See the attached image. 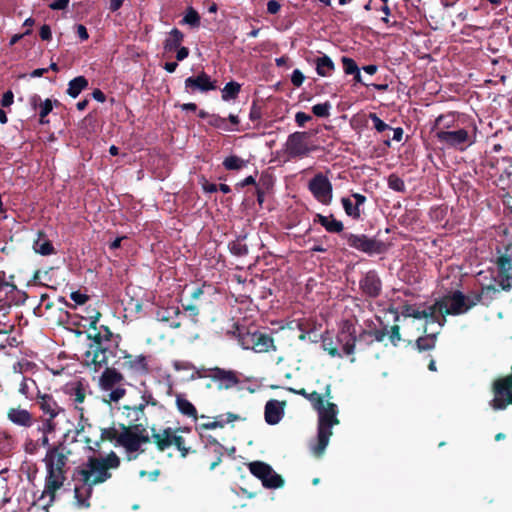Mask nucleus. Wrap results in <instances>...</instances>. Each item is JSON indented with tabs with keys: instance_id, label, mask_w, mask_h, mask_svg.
I'll return each instance as SVG.
<instances>
[{
	"instance_id": "37998d69",
	"label": "nucleus",
	"mask_w": 512,
	"mask_h": 512,
	"mask_svg": "<svg viewBox=\"0 0 512 512\" xmlns=\"http://www.w3.org/2000/svg\"><path fill=\"white\" fill-rule=\"evenodd\" d=\"M481 295L483 298L482 304L485 306H489L492 301L496 298L497 294H499L500 290L494 285H487L482 287Z\"/></svg>"
},
{
	"instance_id": "58836bf2",
	"label": "nucleus",
	"mask_w": 512,
	"mask_h": 512,
	"mask_svg": "<svg viewBox=\"0 0 512 512\" xmlns=\"http://www.w3.org/2000/svg\"><path fill=\"white\" fill-rule=\"evenodd\" d=\"M436 334H429L426 336H421L416 340V349L419 352L429 351L434 349L436 345Z\"/></svg>"
},
{
	"instance_id": "bb28decb",
	"label": "nucleus",
	"mask_w": 512,
	"mask_h": 512,
	"mask_svg": "<svg viewBox=\"0 0 512 512\" xmlns=\"http://www.w3.org/2000/svg\"><path fill=\"white\" fill-rule=\"evenodd\" d=\"M307 134L304 132H295L291 134L286 142V148L291 156H301L308 152L306 144Z\"/></svg>"
},
{
	"instance_id": "ea45409f",
	"label": "nucleus",
	"mask_w": 512,
	"mask_h": 512,
	"mask_svg": "<svg viewBox=\"0 0 512 512\" xmlns=\"http://www.w3.org/2000/svg\"><path fill=\"white\" fill-rule=\"evenodd\" d=\"M454 122H455V116L452 113L447 114V115H439L435 120V124L432 128V132H434L436 134V131L438 129L449 130L451 127L454 126Z\"/></svg>"
},
{
	"instance_id": "bf43d9fd",
	"label": "nucleus",
	"mask_w": 512,
	"mask_h": 512,
	"mask_svg": "<svg viewBox=\"0 0 512 512\" xmlns=\"http://www.w3.org/2000/svg\"><path fill=\"white\" fill-rule=\"evenodd\" d=\"M70 298L78 305H82L88 300V296L86 294L78 291L72 292Z\"/></svg>"
},
{
	"instance_id": "774afa93",
	"label": "nucleus",
	"mask_w": 512,
	"mask_h": 512,
	"mask_svg": "<svg viewBox=\"0 0 512 512\" xmlns=\"http://www.w3.org/2000/svg\"><path fill=\"white\" fill-rule=\"evenodd\" d=\"M76 29H77V34L82 41L87 40L89 38L87 29L84 25L79 24L76 26Z\"/></svg>"
},
{
	"instance_id": "052dcab7",
	"label": "nucleus",
	"mask_w": 512,
	"mask_h": 512,
	"mask_svg": "<svg viewBox=\"0 0 512 512\" xmlns=\"http://www.w3.org/2000/svg\"><path fill=\"white\" fill-rule=\"evenodd\" d=\"M70 0H56L49 5L52 10H64L68 7Z\"/></svg>"
},
{
	"instance_id": "4468645a",
	"label": "nucleus",
	"mask_w": 512,
	"mask_h": 512,
	"mask_svg": "<svg viewBox=\"0 0 512 512\" xmlns=\"http://www.w3.org/2000/svg\"><path fill=\"white\" fill-rule=\"evenodd\" d=\"M118 358V365L132 375H145L149 372V360L145 355H132L122 351Z\"/></svg>"
},
{
	"instance_id": "72a5a7b5",
	"label": "nucleus",
	"mask_w": 512,
	"mask_h": 512,
	"mask_svg": "<svg viewBox=\"0 0 512 512\" xmlns=\"http://www.w3.org/2000/svg\"><path fill=\"white\" fill-rule=\"evenodd\" d=\"M92 493V486L83 482L82 485L74 489L75 499L78 507H89L88 499Z\"/></svg>"
},
{
	"instance_id": "39448f33",
	"label": "nucleus",
	"mask_w": 512,
	"mask_h": 512,
	"mask_svg": "<svg viewBox=\"0 0 512 512\" xmlns=\"http://www.w3.org/2000/svg\"><path fill=\"white\" fill-rule=\"evenodd\" d=\"M57 430V423L39 420L38 425L27 432L23 444L24 450L30 455L36 454L40 448L50 445L49 436Z\"/></svg>"
},
{
	"instance_id": "8fccbe9b",
	"label": "nucleus",
	"mask_w": 512,
	"mask_h": 512,
	"mask_svg": "<svg viewBox=\"0 0 512 512\" xmlns=\"http://www.w3.org/2000/svg\"><path fill=\"white\" fill-rule=\"evenodd\" d=\"M371 120L373 121L374 128L377 132H384L386 130H391V126L386 124L383 120H381L376 113H369Z\"/></svg>"
},
{
	"instance_id": "c03bdc74",
	"label": "nucleus",
	"mask_w": 512,
	"mask_h": 512,
	"mask_svg": "<svg viewBox=\"0 0 512 512\" xmlns=\"http://www.w3.org/2000/svg\"><path fill=\"white\" fill-rule=\"evenodd\" d=\"M387 184L390 189L396 192L404 193L406 191L404 180L395 173L388 176Z\"/></svg>"
},
{
	"instance_id": "dca6fc26",
	"label": "nucleus",
	"mask_w": 512,
	"mask_h": 512,
	"mask_svg": "<svg viewBox=\"0 0 512 512\" xmlns=\"http://www.w3.org/2000/svg\"><path fill=\"white\" fill-rule=\"evenodd\" d=\"M354 249L372 257L386 252V244L374 237L365 234H354Z\"/></svg>"
},
{
	"instance_id": "c85d7f7f",
	"label": "nucleus",
	"mask_w": 512,
	"mask_h": 512,
	"mask_svg": "<svg viewBox=\"0 0 512 512\" xmlns=\"http://www.w3.org/2000/svg\"><path fill=\"white\" fill-rule=\"evenodd\" d=\"M142 402L134 407L125 406V409L128 411L127 417L130 418L131 421H139L143 416L144 408L148 404L156 405V400L153 398L152 394L149 392H144L142 397Z\"/></svg>"
},
{
	"instance_id": "c756f323",
	"label": "nucleus",
	"mask_w": 512,
	"mask_h": 512,
	"mask_svg": "<svg viewBox=\"0 0 512 512\" xmlns=\"http://www.w3.org/2000/svg\"><path fill=\"white\" fill-rule=\"evenodd\" d=\"M443 308H445V302L441 301L440 298L437 299L434 304L423 309L427 314L426 319L431 323H438L440 326H444L446 318L443 315Z\"/></svg>"
},
{
	"instance_id": "6e6d98bb",
	"label": "nucleus",
	"mask_w": 512,
	"mask_h": 512,
	"mask_svg": "<svg viewBox=\"0 0 512 512\" xmlns=\"http://www.w3.org/2000/svg\"><path fill=\"white\" fill-rule=\"evenodd\" d=\"M305 80L304 74L299 70L295 69L291 75V82L294 86L300 87Z\"/></svg>"
},
{
	"instance_id": "49530a36",
	"label": "nucleus",
	"mask_w": 512,
	"mask_h": 512,
	"mask_svg": "<svg viewBox=\"0 0 512 512\" xmlns=\"http://www.w3.org/2000/svg\"><path fill=\"white\" fill-rule=\"evenodd\" d=\"M223 165L227 170H240L246 165V161L238 156L231 155L223 161Z\"/></svg>"
},
{
	"instance_id": "603ef678",
	"label": "nucleus",
	"mask_w": 512,
	"mask_h": 512,
	"mask_svg": "<svg viewBox=\"0 0 512 512\" xmlns=\"http://www.w3.org/2000/svg\"><path fill=\"white\" fill-rule=\"evenodd\" d=\"M483 302V298L481 292L472 293L470 296L466 297V306L469 307V310L476 306L479 303Z\"/></svg>"
},
{
	"instance_id": "4d7b16f0",
	"label": "nucleus",
	"mask_w": 512,
	"mask_h": 512,
	"mask_svg": "<svg viewBox=\"0 0 512 512\" xmlns=\"http://www.w3.org/2000/svg\"><path fill=\"white\" fill-rule=\"evenodd\" d=\"M388 334H389L390 341L394 345H397V342H399L401 340L400 328L398 325H393L391 327L390 331L388 332Z\"/></svg>"
},
{
	"instance_id": "f257e3e1",
	"label": "nucleus",
	"mask_w": 512,
	"mask_h": 512,
	"mask_svg": "<svg viewBox=\"0 0 512 512\" xmlns=\"http://www.w3.org/2000/svg\"><path fill=\"white\" fill-rule=\"evenodd\" d=\"M289 391L305 397L317 411L318 433L315 441L311 442L310 449L313 455L320 457L329 443L332 428L339 423L337 406L330 401L329 386L325 396H321L317 392L307 393L305 389L289 388Z\"/></svg>"
},
{
	"instance_id": "1a4fd4ad",
	"label": "nucleus",
	"mask_w": 512,
	"mask_h": 512,
	"mask_svg": "<svg viewBox=\"0 0 512 512\" xmlns=\"http://www.w3.org/2000/svg\"><path fill=\"white\" fill-rule=\"evenodd\" d=\"M100 319V313L96 310H92L88 316L89 325L92 331L89 332V339L93 340L91 345L110 346L114 348L118 345V342L114 339L112 332L104 326H101L99 330L96 328V324Z\"/></svg>"
},
{
	"instance_id": "a18cd8bd",
	"label": "nucleus",
	"mask_w": 512,
	"mask_h": 512,
	"mask_svg": "<svg viewBox=\"0 0 512 512\" xmlns=\"http://www.w3.org/2000/svg\"><path fill=\"white\" fill-rule=\"evenodd\" d=\"M356 83H360V84H362V85H364L366 87L373 86L375 89L380 90V91L387 89V85L386 84H373V83L367 82L362 77L361 72H360V68L354 62V86L356 85Z\"/></svg>"
},
{
	"instance_id": "9b49d317",
	"label": "nucleus",
	"mask_w": 512,
	"mask_h": 512,
	"mask_svg": "<svg viewBox=\"0 0 512 512\" xmlns=\"http://www.w3.org/2000/svg\"><path fill=\"white\" fill-rule=\"evenodd\" d=\"M152 439L157 445L158 449L163 451L170 446L174 445L181 452L182 457H186L188 454V448L184 445V439L178 435L176 431L171 428L163 429L159 432L152 434Z\"/></svg>"
},
{
	"instance_id": "c9c22d12",
	"label": "nucleus",
	"mask_w": 512,
	"mask_h": 512,
	"mask_svg": "<svg viewBox=\"0 0 512 512\" xmlns=\"http://www.w3.org/2000/svg\"><path fill=\"white\" fill-rule=\"evenodd\" d=\"M176 405L178 410L185 416L197 418V410L195 406L186 399L183 395L179 394L176 396Z\"/></svg>"
},
{
	"instance_id": "864d4df0",
	"label": "nucleus",
	"mask_w": 512,
	"mask_h": 512,
	"mask_svg": "<svg viewBox=\"0 0 512 512\" xmlns=\"http://www.w3.org/2000/svg\"><path fill=\"white\" fill-rule=\"evenodd\" d=\"M339 341L344 342L342 346V351L346 355H350L352 353V344L350 343L349 335L345 332H342L339 335Z\"/></svg>"
},
{
	"instance_id": "2f4dec72",
	"label": "nucleus",
	"mask_w": 512,
	"mask_h": 512,
	"mask_svg": "<svg viewBox=\"0 0 512 512\" xmlns=\"http://www.w3.org/2000/svg\"><path fill=\"white\" fill-rule=\"evenodd\" d=\"M69 394L75 404V408L80 411L81 417L83 416V408L80 407L86 398L87 389L81 384H73L69 389Z\"/></svg>"
},
{
	"instance_id": "ddd939ff",
	"label": "nucleus",
	"mask_w": 512,
	"mask_h": 512,
	"mask_svg": "<svg viewBox=\"0 0 512 512\" xmlns=\"http://www.w3.org/2000/svg\"><path fill=\"white\" fill-rule=\"evenodd\" d=\"M37 403L39 408L45 415L40 420L50 421L51 423H57L58 419L67 420L66 410L60 406L57 401L48 394L39 395L37 397Z\"/></svg>"
},
{
	"instance_id": "f8f14e48",
	"label": "nucleus",
	"mask_w": 512,
	"mask_h": 512,
	"mask_svg": "<svg viewBox=\"0 0 512 512\" xmlns=\"http://www.w3.org/2000/svg\"><path fill=\"white\" fill-rule=\"evenodd\" d=\"M113 355V349L110 346L90 345L84 353L83 362L94 371L107 366L110 357Z\"/></svg>"
},
{
	"instance_id": "7ed1b4c3",
	"label": "nucleus",
	"mask_w": 512,
	"mask_h": 512,
	"mask_svg": "<svg viewBox=\"0 0 512 512\" xmlns=\"http://www.w3.org/2000/svg\"><path fill=\"white\" fill-rule=\"evenodd\" d=\"M120 464L118 456L111 452L103 458L91 457L80 470L82 481L90 486L102 483L111 477L109 469L117 468Z\"/></svg>"
},
{
	"instance_id": "a211bd4d",
	"label": "nucleus",
	"mask_w": 512,
	"mask_h": 512,
	"mask_svg": "<svg viewBox=\"0 0 512 512\" xmlns=\"http://www.w3.org/2000/svg\"><path fill=\"white\" fill-rule=\"evenodd\" d=\"M441 301L445 302V308H443V315H461L469 311V307L466 306V296L460 291L455 290L440 298Z\"/></svg>"
},
{
	"instance_id": "393cba45",
	"label": "nucleus",
	"mask_w": 512,
	"mask_h": 512,
	"mask_svg": "<svg viewBox=\"0 0 512 512\" xmlns=\"http://www.w3.org/2000/svg\"><path fill=\"white\" fill-rule=\"evenodd\" d=\"M156 317L159 321L167 323L171 328H179L186 315L182 313L179 307H161L158 309Z\"/></svg>"
},
{
	"instance_id": "3c124183",
	"label": "nucleus",
	"mask_w": 512,
	"mask_h": 512,
	"mask_svg": "<svg viewBox=\"0 0 512 512\" xmlns=\"http://www.w3.org/2000/svg\"><path fill=\"white\" fill-rule=\"evenodd\" d=\"M331 105L328 102L319 103L312 107L313 113L318 117H327L329 115Z\"/></svg>"
},
{
	"instance_id": "20e7f679",
	"label": "nucleus",
	"mask_w": 512,
	"mask_h": 512,
	"mask_svg": "<svg viewBox=\"0 0 512 512\" xmlns=\"http://www.w3.org/2000/svg\"><path fill=\"white\" fill-rule=\"evenodd\" d=\"M124 377L114 368H106L99 379V387L103 401L106 403H117L120 401L126 390L123 387Z\"/></svg>"
},
{
	"instance_id": "13d9d810",
	"label": "nucleus",
	"mask_w": 512,
	"mask_h": 512,
	"mask_svg": "<svg viewBox=\"0 0 512 512\" xmlns=\"http://www.w3.org/2000/svg\"><path fill=\"white\" fill-rule=\"evenodd\" d=\"M52 110V102L49 99H46L43 103L40 104L39 115L41 119L46 117Z\"/></svg>"
},
{
	"instance_id": "5701e85b",
	"label": "nucleus",
	"mask_w": 512,
	"mask_h": 512,
	"mask_svg": "<svg viewBox=\"0 0 512 512\" xmlns=\"http://www.w3.org/2000/svg\"><path fill=\"white\" fill-rule=\"evenodd\" d=\"M208 377L217 382L220 389H230L240 381L236 372L218 367L211 369Z\"/></svg>"
},
{
	"instance_id": "423d86ee",
	"label": "nucleus",
	"mask_w": 512,
	"mask_h": 512,
	"mask_svg": "<svg viewBox=\"0 0 512 512\" xmlns=\"http://www.w3.org/2000/svg\"><path fill=\"white\" fill-rule=\"evenodd\" d=\"M495 265L497 267V283L504 291L512 289V243L497 247Z\"/></svg>"
},
{
	"instance_id": "412c9836",
	"label": "nucleus",
	"mask_w": 512,
	"mask_h": 512,
	"mask_svg": "<svg viewBox=\"0 0 512 512\" xmlns=\"http://www.w3.org/2000/svg\"><path fill=\"white\" fill-rule=\"evenodd\" d=\"M67 460L68 457L65 452V447L57 445L47 449L43 462L45 463L46 469L65 471Z\"/></svg>"
},
{
	"instance_id": "6e6552de",
	"label": "nucleus",
	"mask_w": 512,
	"mask_h": 512,
	"mask_svg": "<svg viewBox=\"0 0 512 512\" xmlns=\"http://www.w3.org/2000/svg\"><path fill=\"white\" fill-rule=\"evenodd\" d=\"M435 137L441 144L459 151H464L475 142V138L470 136L464 128L457 130L438 129Z\"/></svg>"
},
{
	"instance_id": "7c9ffc66",
	"label": "nucleus",
	"mask_w": 512,
	"mask_h": 512,
	"mask_svg": "<svg viewBox=\"0 0 512 512\" xmlns=\"http://www.w3.org/2000/svg\"><path fill=\"white\" fill-rule=\"evenodd\" d=\"M388 335L387 328H381V329H373V330H363L358 336L354 334V344L359 341H363L366 343H373V342H381L384 340L385 336Z\"/></svg>"
},
{
	"instance_id": "69168bd1",
	"label": "nucleus",
	"mask_w": 512,
	"mask_h": 512,
	"mask_svg": "<svg viewBox=\"0 0 512 512\" xmlns=\"http://www.w3.org/2000/svg\"><path fill=\"white\" fill-rule=\"evenodd\" d=\"M13 98H14V96L11 91L5 92L1 99V105L3 107H9L13 103Z\"/></svg>"
},
{
	"instance_id": "4c0bfd02",
	"label": "nucleus",
	"mask_w": 512,
	"mask_h": 512,
	"mask_svg": "<svg viewBox=\"0 0 512 512\" xmlns=\"http://www.w3.org/2000/svg\"><path fill=\"white\" fill-rule=\"evenodd\" d=\"M88 85V81L83 76H78L69 82L67 93L76 98Z\"/></svg>"
},
{
	"instance_id": "338daca9",
	"label": "nucleus",
	"mask_w": 512,
	"mask_h": 512,
	"mask_svg": "<svg viewBox=\"0 0 512 512\" xmlns=\"http://www.w3.org/2000/svg\"><path fill=\"white\" fill-rule=\"evenodd\" d=\"M40 37L43 40H50L52 37L51 29L48 25H43L40 28Z\"/></svg>"
},
{
	"instance_id": "9d476101",
	"label": "nucleus",
	"mask_w": 512,
	"mask_h": 512,
	"mask_svg": "<svg viewBox=\"0 0 512 512\" xmlns=\"http://www.w3.org/2000/svg\"><path fill=\"white\" fill-rule=\"evenodd\" d=\"M250 472L261 480L266 488L276 489L284 485V480L271 466L263 462H252L249 465Z\"/></svg>"
},
{
	"instance_id": "aec40b11",
	"label": "nucleus",
	"mask_w": 512,
	"mask_h": 512,
	"mask_svg": "<svg viewBox=\"0 0 512 512\" xmlns=\"http://www.w3.org/2000/svg\"><path fill=\"white\" fill-rule=\"evenodd\" d=\"M359 288L365 297H378L382 291V281L378 273L375 270L366 272L359 280Z\"/></svg>"
},
{
	"instance_id": "0eeeda50",
	"label": "nucleus",
	"mask_w": 512,
	"mask_h": 512,
	"mask_svg": "<svg viewBox=\"0 0 512 512\" xmlns=\"http://www.w3.org/2000/svg\"><path fill=\"white\" fill-rule=\"evenodd\" d=\"M494 398L489 405L494 410H504L512 405V365L511 373L495 379L492 383Z\"/></svg>"
},
{
	"instance_id": "4be33fe9",
	"label": "nucleus",
	"mask_w": 512,
	"mask_h": 512,
	"mask_svg": "<svg viewBox=\"0 0 512 512\" xmlns=\"http://www.w3.org/2000/svg\"><path fill=\"white\" fill-rule=\"evenodd\" d=\"M184 84L186 91L190 93L197 90L207 92L217 88L216 81L212 80L205 72H201L195 77H188Z\"/></svg>"
},
{
	"instance_id": "a878e982",
	"label": "nucleus",
	"mask_w": 512,
	"mask_h": 512,
	"mask_svg": "<svg viewBox=\"0 0 512 512\" xmlns=\"http://www.w3.org/2000/svg\"><path fill=\"white\" fill-rule=\"evenodd\" d=\"M7 418L14 425L24 428H30L35 423L32 413L20 406L11 407L7 412Z\"/></svg>"
},
{
	"instance_id": "f3484780",
	"label": "nucleus",
	"mask_w": 512,
	"mask_h": 512,
	"mask_svg": "<svg viewBox=\"0 0 512 512\" xmlns=\"http://www.w3.org/2000/svg\"><path fill=\"white\" fill-rule=\"evenodd\" d=\"M309 190L315 199L324 205H328L332 200V185L322 174L315 175L309 181Z\"/></svg>"
},
{
	"instance_id": "6ab92c4d",
	"label": "nucleus",
	"mask_w": 512,
	"mask_h": 512,
	"mask_svg": "<svg viewBox=\"0 0 512 512\" xmlns=\"http://www.w3.org/2000/svg\"><path fill=\"white\" fill-rule=\"evenodd\" d=\"M65 479V471L46 469L45 486L41 498L48 497L49 504L53 503L55 494L63 486Z\"/></svg>"
},
{
	"instance_id": "de8ad7c7",
	"label": "nucleus",
	"mask_w": 512,
	"mask_h": 512,
	"mask_svg": "<svg viewBox=\"0 0 512 512\" xmlns=\"http://www.w3.org/2000/svg\"><path fill=\"white\" fill-rule=\"evenodd\" d=\"M367 198L358 193H354V220L358 219L361 214H365L364 209H361V206L366 202Z\"/></svg>"
},
{
	"instance_id": "79ce46f5",
	"label": "nucleus",
	"mask_w": 512,
	"mask_h": 512,
	"mask_svg": "<svg viewBox=\"0 0 512 512\" xmlns=\"http://www.w3.org/2000/svg\"><path fill=\"white\" fill-rule=\"evenodd\" d=\"M318 219L321 225H323L329 232H339L343 228L342 223L332 217L318 215Z\"/></svg>"
},
{
	"instance_id": "680f3d73",
	"label": "nucleus",
	"mask_w": 512,
	"mask_h": 512,
	"mask_svg": "<svg viewBox=\"0 0 512 512\" xmlns=\"http://www.w3.org/2000/svg\"><path fill=\"white\" fill-rule=\"evenodd\" d=\"M310 120H311V116L304 112H297L295 115V121L299 126L305 125V123Z\"/></svg>"
},
{
	"instance_id": "5fc2aeb1",
	"label": "nucleus",
	"mask_w": 512,
	"mask_h": 512,
	"mask_svg": "<svg viewBox=\"0 0 512 512\" xmlns=\"http://www.w3.org/2000/svg\"><path fill=\"white\" fill-rule=\"evenodd\" d=\"M200 18L196 11H189L185 17L183 18V22L192 26H197L199 24Z\"/></svg>"
},
{
	"instance_id": "cd10ccee",
	"label": "nucleus",
	"mask_w": 512,
	"mask_h": 512,
	"mask_svg": "<svg viewBox=\"0 0 512 512\" xmlns=\"http://www.w3.org/2000/svg\"><path fill=\"white\" fill-rule=\"evenodd\" d=\"M286 403L284 401H278V400H269L265 405V421L269 425H276L278 424L283 416H284V410H285Z\"/></svg>"
},
{
	"instance_id": "e2e57ef3",
	"label": "nucleus",
	"mask_w": 512,
	"mask_h": 512,
	"mask_svg": "<svg viewBox=\"0 0 512 512\" xmlns=\"http://www.w3.org/2000/svg\"><path fill=\"white\" fill-rule=\"evenodd\" d=\"M323 348L325 351L328 352L329 355L332 357L335 356H341V353L337 350V348H334L332 346V342H327L326 340L323 341Z\"/></svg>"
},
{
	"instance_id": "e433bc0d",
	"label": "nucleus",
	"mask_w": 512,
	"mask_h": 512,
	"mask_svg": "<svg viewBox=\"0 0 512 512\" xmlns=\"http://www.w3.org/2000/svg\"><path fill=\"white\" fill-rule=\"evenodd\" d=\"M315 65L317 73L323 77L329 76L334 69L332 60L326 55L318 57L315 61Z\"/></svg>"
},
{
	"instance_id": "473e14b6",
	"label": "nucleus",
	"mask_w": 512,
	"mask_h": 512,
	"mask_svg": "<svg viewBox=\"0 0 512 512\" xmlns=\"http://www.w3.org/2000/svg\"><path fill=\"white\" fill-rule=\"evenodd\" d=\"M33 249L36 253L43 256L51 255L55 252L50 240L42 233H38V237L33 243Z\"/></svg>"
},
{
	"instance_id": "f704fd0d",
	"label": "nucleus",
	"mask_w": 512,
	"mask_h": 512,
	"mask_svg": "<svg viewBox=\"0 0 512 512\" xmlns=\"http://www.w3.org/2000/svg\"><path fill=\"white\" fill-rule=\"evenodd\" d=\"M183 38L184 35L180 30H178L177 28L172 29L164 42L165 51L170 52L175 49H178L183 41Z\"/></svg>"
},
{
	"instance_id": "09e8293b",
	"label": "nucleus",
	"mask_w": 512,
	"mask_h": 512,
	"mask_svg": "<svg viewBox=\"0 0 512 512\" xmlns=\"http://www.w3.org/2000/svg\"><path fill=\"white\" fill-rule=\"evenodd\" d=\"M208 124L222 130H229L227 120L215 114L209 116Z\"/></svg>"
},
{
	"instance_id": "0e129e2a",
	"label": "nucleus",
	"mask_w": 512,
	"mask_h": 512,
	"mask_svg": "<svg viewBox=\"0 0 512 512\" xmlns=\"http://www.w3.org/2000/svg\"><path fill=\"white\" fill-rule=\"evenodd\" d=\"M281 8V5L279 4L278 1L276 0H270L268 3H267V11L268 13L270 14H276L279 12Z\"/></svg>"
},
{
	"instance_id": "b1692460",
	"label": "nucleus",
	"mask_w": 512,
	"mask_h": 512,
	"mask_svg": "<svg viewBox=\"0 0 512 512\" xmlns=\"http://www.w3.org/2000/svg\"><path fill=\"white\" fill-rule=\"evenodd\" d=\"M370 119L369 113L359 112L354 114V130L358 134V141L364 146H369L372 142V130L368 127Z\"/></svg>"
},
{
	"instance_id": "2eb2a0df",
	"label": "nucleus",
	"mask_w": 512,
	"mask_h": 512,
	"mask_svg": "<svg viewBox=\"0 0 512 512\" xmlns=\"http://www.w3.org/2000/svg\"><path fill=\"white\" fill-rule=\"evenodd\" d=\"M239 341L243 349H251L256 353L268 352L270 349H274L273 339L260 332L243 334Z\"/></svg>"
},
{
	"instance_id": "f03ea898",
	"label": "nucleus",
	"mask_w": 512,
	"mask_h": 512,
	"mask_svg": "<svg viewBox=\"0 0 512 512\" xmlns=\"http://www.w3.org/2000/svg\"><path fill=\"white\" fill-rule=\"evenodd\" d=\"M103 438L115 442L122 447L128 460H133L139 452H143L142 446L150 440L148 431L141 425L122 427L121 429H107L103 431Z\"/></svg>"
},
{
	"instance_id": "a19ab883",
	"label": "nucleus",
	"mask_w": 512,
	"mask_h": 512,
	"mask_svg": "<svg viewBox=\"0 0 512 512\" xmlns=\"http://www.w3.org/2000/svg\"><path fill=\"white\" fill-rule=\"evenodd\" d=\"M241 86L239 83L231 81L228 82L224 88L222 89V99L224 101H229L231 99H235L239 94Z\"/></svg>"
}]
</instances>
